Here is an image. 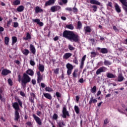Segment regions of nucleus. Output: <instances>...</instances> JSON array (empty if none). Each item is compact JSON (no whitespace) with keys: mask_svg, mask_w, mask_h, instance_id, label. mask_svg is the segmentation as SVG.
I'll list each match as a JSON object with an SVG mask.
<instances>
[{"mask_svg":"<svg viewBox=\"0 0 127 127\" xmlns=\"http://www.w3.org/2000/svg\"><path fill=\"white\" fill-rule=\"evenodd\" d=\"M63 37L66 39H68L71 42H79L80 41V37L79 35L75 34L73 31L69 30H64L63 33Z\"/></svg>","mask_w":127,"mask_h":127,"instance_id":"nucleus-1","label":"nucleus"},{"mask_svg":"<svg viewBox=\"0 0 127 127\" xmlns=\"http://www.w3.org/2000/svg\"><path fill=\"white\" fill-rule=\"evenodd\" d=\"M16 101L17 102H14L12 103V107L15 110L14 113V121L16 122H18L19 119H20V115H19V111H20V108H19V106L21 108H22V101L20 100L19 98H17Z\"/></svg>","mask_w":127,"mask_h":127,"instance_id":"nucleus-2","label":"nucleus"},{"mask_svg":"<svg viewBox=\"0 0 127 127\" xmlns=\"http://www.w3.org/2000/svg\"><path fill=\"white\" fill-rule=\"evenodd\" d=\"M18 80L19 82L21 81V85L22 87H26V85L27 83H29L30 81H31V78H30L28 75L25 73H23V77L21 79V76L20 74H18Z\"/></svg>","mask_w":127,"mask_h":127,"instance_id":"nucleus-3","label":"nucleus"},{"mask_svg":"<svg viewBox=\"0 0 127 127\" xmlns=\"http://www.w3.org/2000/svg\"><path fill=\"white\" fill-rule=\"evenodd\" d=\"M62 113L63 114L62 115V117L63 118V119H66L67 117H68V118H70L69 111H67V108L66 107H63Z\"/></svg>","mask_w":127,"mask_h":127,"instance_id":"nucleus-4","label":"nucleus"},{"mask_svg":"<svg viewBox=\"0 0 127 127\" xmlns=\"http://www.w3.org/2000/svg\"><path fill=\"white\" fill-rule=\"evenodd\" d=\"M66 67L67 68V74L68 75V77H70V75L72 74V70H73V65H72L70 63H67L66 64Z\"/></svg>","mask_w":127,"mask_h":127,"instance_id":"nucleus-5","label":"nucleus"},{"mask_svg":"<svg viewBox=\"0 0 127 127\" xmlns=\"http://www.w3.org/2000/svg\"><path fill=\"white\" fill-rule=\"evenodd\" d=\"M107 71H108V68L105 66H102L96 70V75H100L103 72H107Z\"/></svg>","mask_w":127,"mask_h":127,"instance_id":"nucleus-6","label":"nucleus"},{"mask_svg":"<svg viewBox=\"0 0 127 127\" xmlns=\"http://www.w3.org/2000/svg\"><path fill=\"white\" fill-rule=\"evenodd\" d=\"M32 117L33 119L35 120L36 123H37V124L39 125V126L42 125V122L41 121V119H40V118L38 117V116H36L34 114H32Z\"/></svg>","mask_w":127,"mask_h":127,"instance_id":"nucleus-7","label":"nucleus"},{"mask_svg":"<svg viewBox=\"0 0 127 127\" xmlns=\"http://www.w3.org/2000/svg\"><path fill=\"white\" fill-rule=\"evenodd\" d=\"M37 83L40 84L41 83V81L43 80V75H41V73H40V71L37 72Z\"/></svg>","mask_w":127,"mask_h":127,"instance_id":"nucleus-8","label":"nucleus"},{"mask_svg":"<svg viewBox=\"0 0 127 127\" xmlns=\"http://www.w3.org/2000/svg\"><path fill=\"white\" fill-rule=\"evenodd\" d=\"M11 71L6 68H4L1 71V74L2 76H7L8 74H11Z\"/></svg>","mask_w":127,"mask_h":127,"instance_id":"nucleus-9","label":"nucleus"},{"mask_svg":"<svg viewBox=\"0 0 127 127\" xmlns=\"http://www.w3.org/2000/svg\"><path fill=\"white\" fill-rule=\"evenodd\" d=\"M97 50H98V51H99L100 53H102V54H107L108 52V49L105 48H101L100 47H97Z\"/></svg>","mask_w":127,"mask_h":127,"instance_id":"nucleus-10","label":"nucleus"},{"mask_svg":"<svg viewBox=\"0 0 127 127\" xmlns=\"http://www.w3.org/2000/svg\"><path fill=\"white\" fill-rule=\"evenodd\" d=\"M34 99H36V95L34 93H30V97L29 98V101L32 103H34Z\"/></svg>","mask_w":127,"mask_h":127,"instance_id":"nucleus-11","label":"nucleus"},{"mask_svg":"<svg viewBox=\"0 0 127 127\" xmlns=\"http://www.w3.org/2000/svg\"><path fill=\"white\" fill-rule=\"evenodd\" d=\"M60 9H61V7L60 6H53L51 7V10L52 12H55V11H58Z\"/></svg>","mask_w":127,"mask_h":127,"instance_id":"nucleus-12","label":"nucleus"},{"mask_svg":"<svg viewBox=\"0 0 127 127\" xmlns=\"http://www.w3.org/2000/svg\"><path fill=\"white\" fill-rule=\"evenodd\" d=\"M87 56L85 55L81 59V62L80 65V68L83 69V67H84V64H85V60H86V58Z\"/></svg>","mask_w":127,"mask_h":127,"instance_id":"nucleus-13","label":"nucleus"},{"mask_svg":"<svg viewBox=\"0 0 127 127\" xmlns=\"http://www.w3.org/2000/svg\"><path fill=\"white\" fill-rule=\"evenodd\" d=\"M96 103H98V100L97 99L94 98V97L91 96L89 102V104L90 106H92V104H96Z\"/></svg>","mask_w":127,"mask_h":127,"instance_id":"nucleus-14","label":"nucleus"},{"mask_svg":"<svg viewBox=\"0 0 127 127\" xmlns=\"http://www.w3.org/2000/svg\"><path fill=\"white\" fill-rule=\"evenodd\" d=\"M55 3V0H49L46 1L45 3V6H48V5H52V4H54Z\"/></svg>","mask_w":127,"mask_h":127,"instance_id":"nucleus-15","label":"nucleus"},{"mask_svg":"<svg viewBox=\"0 0 127 127\" xmlns=\"http://www.w3.org/2000/svg\"><path fill=\"white\" fill-rule=\"evenodd\" d=\"M30 51L32 54H35V53H36V49H35V47H34V46H33L32 44L30 45Z\"/></svg>","mask_w":127,"mask_h":127,"instance_id":"nucleus-16","label":"nucleus"},{"mask_svg":"<svg viewBox=\"0 0 127 127\" xmlns=\"http://www.w3.org/2000/svg\"><path fill=\"white\" fill-rule=\"evenodd\" d=\"M106 76L107 78H109L110 79H114L117 77L116 75L111 73V72H108L106 73Z\"/></svg>","mask_w":127,"mask_h":127,"instance_id":"nucleus-17","label":"nucleus"},{"mask_svg":"<svg viewBox=\"0 0 127 127\" xmlns=\"http://www.w3.org/2000/svg\"><path fill=\"white\" fill-rule=\"evenodd\" d=\"M72 56V54L70 53H66L64 54L63 56V59H65V60H67V59H69L70 57Z\"/></svg>","mask_w":127,"mask_h":127,"instance_id":"nucleus-18","label":"nucleus"},{"mask_svg":"<svg viewBox=\"0 0 127 127\" xmlns=\"http://www.w3.org/2000/svg\"><path fill=\"white\" fill-rule=\"evenodd\" d=\"M90 3H91V4H96V5H101V2L97 0H90Z\"/></svg>","mask_w":127,"mask_h":127,"instance_id":"nucleus-19","label":"nucleus"},{"mask_svg":"<svg viewBox=\"0 0 127 127\" xmlns=\"http://www.w3.org/2000/svg\"><path fill=\"white\" fill-rule=\"evenodd\" d=\"M115 10H116L117 12L118 13H120V12H122V10L121 9V8L120 7V5L118 4V3H115Z\"/></svg>","mask_w":127,"mask_h":127,"instance_id":"nucleus-20","label":"nucleus"},{"mask_svg":"<svg viewBox=\"0 0 127 127\" xmlns=\"http://www.w3.org/2000/svg\"><path fill=\"white\" fill-rule=\"evenodd\" d=\"M123 80H125V77L123 76V74L120 73L118 76V81L123 82Z\"/></svg>","mask_w":127,"mask_h":127,"instance_id":"nucleus-21","label":"nucleus"},{"mask_svg":"<svg viewBox=\"0 0 127 127\" xmlns=\"http://www.w3.org/2000/svg\"><path fill=\"white\" fill-rule=\"evenodd\" d=\"M26 73L27 75H29L30 76H33V75H34V71H33V70L31 69H28L27 70Z\"/></svg>","mask_w":127,"mask_h":127,"instance_id":"nucleus-22","label":"nucleus"},{"mask_svg":"<svg viewBox=\"0 0 127 127\" xmlns=\"http://www.w3.org/2000/svg\"><path fill=\"white\" fill-rule=\"evenodd\" d=\"M33 21L39 24L40 26H43V22H40V19H33Z\"/></svg>","mask_w":127,"mask_h":127,"instance_id":"nucleus-23","label":"nucleus"},{"mask_svg":"<svg viewBox=\"0 0 127 127\" xmlns=\"http://www.w3.org/2000/svg\"><path fill=\"white\" fill-rule=\"evenodd\" d=\"M43 95L45 98H46V99H48V100H52V96H51V95L50 94L47 93H44Z\"/></svg>","mask_w":127,"mask_h":127,"instance_id":"nucleus-24","label":"nucleus"},{"mask_svg":"<svg viewBox=\"0 0 127 127\" xmlns=\"http://www.w3.org/2000/svg\"><path fill=\"white\" fill-rule=\"evenodd\" d=\"M17 11L18 12H22L23 10H24V6L20 5L16 8Z\"/></svg>","mask_w":127,"mask_h":127,"instance_id":"nucleus-25","label":"nucleus"},{"mask_svg":"<svg viewBox=\"0 0 127 127\" xmlns=\"http://www.w3.org/2000/svg\"><path fill=\"white\" fill-rule=\"evenodd\" d=\"M16 42H17V37H16L15 36H12V43H11L12 46H13V45H14V44H15V43H16Z\"/></svg>","mask_w":127,"mask_h":127,"instance_id":"nucleus-26","label":"nucleus"},{"mask_svg":"<svg viewBox=\"0 0 127 127\" xmlns=\"http://www.w3.org/2000/svg\"><path fill=\"white\" fill-rule=\"evenodd\" d=\"M84 29H85V33H90V32L92 31V29H91V27H90V26H89L85 27Z\"/></svg>","mask_w":127,"mask_h":127,"instance_id":"nucleus-27","label":"nucleus"},{"mask_svg":"<svg viewBox=\"0 0 127 127\" xmlns=\"http://www.w3.org/2000/svg\"><path fill=\"white\" fill-rule=\"evenodd\" d=\"M22 53L25 55V56H27V55H28V54H29V53H30V52L29 51V50L25 49H24L23 51H22Z\"/></svg>","mask_w":127,"mask_h":127,"instance_id":"nucleus-28","label":"nucleus"},{"mask_svg":"<svg viewBox=\"0 0 127 127\" xmlns=\"http://www.w3.org/2000/svg\"><path fill=\"white\" fill-rule=\"evenodd\" d=\"M65 28L67 29H70V30H73L74 29V25L72 24H69L66 25Z\"/></svg>","mask_w":127,"mask_h":127,"instance_id":"nucleus-29","label":"nucleus"},{"mask_svg":"<svg viewBox=\"0 0 127 127\" xmlns=\"http://www.w3.org/2000/svg\"><path fill=\"white\" fill-rule=\"evenodd\" d=\"M83 26V25L82 24V22H81V21H78L77 22V26L76 27V29H78L79 30H80V29H82V27Z\"/></svg>","mask_w":127,"mask_h":127,"instance_id":"nucleus-30","label":"nucleus"},{"mask_svg":"<svg viewBox=\"0 0 127 127\" xmlns=\"http://www.w3.org/2000/svg\"><path fill=\"white\" fill-rule=\"evenodd\" d=\"M44 65L39 64V72H44Z\"/></svg>","mask_w":127,"mask_h":127,"instance_id":"nucleus-31","label":"nucleus"},{"mask_svg":"<svg viewBox=\"0 0 127 127\" xmlns=\"http://www.w3.org/2000/svg\"><path fill=\"white\" fill-rule=\"evenodd\" d=\"M43 12V9L40 8L39 6H37L35 8V12L36 13H38L39 12Z\"/></svg>","mask_w":127,"mask_h":127,"instance_id":"nucleus-32","label":"nucleus"},{"mask_svg":"<svg viewBox=\"0 0 127 127\" xmlns=\"http://www.w3.org/2000/svg\"><path fill=\"white\" fill-rule=\"evenodd\" d=\"M59 127H65V124H64V121H61L57 123Z\"/></svg>","mask_w":127,"mask_h":127,"instance_id":"nucleus-33","label":"nucleus"},{"mask_svg":"<svg viewBox=\"0 0 127 127\" xmlns=\"http://www.w3.org/2000/svg\"><path fill=\"white\" fill-rule=\"evenodd\" d=\"M24 40H28L29 39H31V35L29 33H26V36L24 38Z\"/></svg>","mask_w":127,"mask_h":127,"instance_id":"nucleus-34","label":"nucleus"},{"mask_svg":"<svg viewBox=\"0 0 127 127\" xmlns=\"http://www.w3.org/2000/svg\"><path fill=\"white\" fill-rule=\"evenodd\" d=\"M20 4V0H15L13 2V5H19Z\"/></svg>","mask_w":127,"mask_h":127,"instance_id":"nucleus-35","label":"nucleus"},{"mask_svg":"<svg viewBox=\"0 0 127 127\" xmlns=\"http://www.w3.org/2000/svg\"><path fill=\"white\" fill-rule=\"evenodd\" d=\"M4 43L5 45H8V43H9V37H4Z\"/></svg>","mask_w":127,"mask_h":127,"instance_id":"nucleus-36","label":"nucleus"},{"mask_svg":"<svg viewBox=\"0 0 127 127\" xmlns=\"http://www.w3.org/2000/svg\"><path fill=\"white\" fill-rule=\"evenodd\" d=\"M90 54L91 55L92 57H96L97 55H99V53L98 52H92L90 53Z\"/></svg>","mask_w":127,"mask_h":127,"instance_id":"nucleus-37","label":"nucleus"},{"mask_svg":"<svg viewBox=\"0 0 127 127\" xmlns=\"http://www.w3.org/2000/svg\"><path fill=\"white\" fill-rule=\"evenodd\" d=\"M97 92V86H94L92 88H91V93L94 94Z\"/></svg>","mask_w":127,"mask_h":127,"instance_id":"nucleus-38","label":"nucleus"},{"mask_svg":"<svg viewBox=\"0 0 127 127\" xmlns=\"http://www.w3.org/2000/svg\"><path fill=\"white\" fill-rule=\"evenodd\" d=\"M91 7H92L94 12H96V11H97V10L98 9V6L97 5H93Z\"/></svg>","mask_w":127,"mask_h":127,"instance_id":"nucleus-39","label":"nucleus"},{"mask_svg":"<svg viewBox=\"0 0 127 127\" xmlns=\"http://www.w3.org/2000/svg\"><path fill=\"white\" fill-rule=\"evenodd\" d=\"M74 111L76 113V114H79V107L76 105L74 106Z\"/></svg>","mask_w":127,"mask_h":127,"instance_id":"nucleus-40","label":"nucleus"},{"mask_svg":"<svg viewBox=\"0 0 127 127\" xmlns=\"http://www.w3.org/2000/svg\"><path fill=\"white\" fill-rule=\"evenodd\" d=\"M77 70H74V71H73V73H72V77L73 79H75V78H77Z\"/></svg>","mask_w":127,"mask_h":127,"instance_id":"nucleus-41","label":"nucleus"},{"mask_svg":"<svg viewBox=\"0 0 127 127\" xmlns=\"http://www.w3.org/2000/svg\"><path fill=\"white\" fill-rule=\"evenodd\" d=\"M104 65H106V66L108 65H112V63H111L110 61L107 60H105L104 61Z\"/></svg>","mask_w":127,"mask_h":127,"instance_id":"nucleus-42","label":"nucleus"},{"mask_svg":"<svg viewBox=\"0 0 127 127\" xmlns=\"http://www.w3.org/2000/svg\"><path fill=\"white\" fill-rule=\"evenodd\" d=\"M53 119L56 121V120H58V115L57 114L55 113L53 115Z\"/></svg>","mask_w":127,"mask_h":127,"instance_id":"nucleus-43","label":"nucleus"},{"mask_svg":"<svg viewBox=\"0 0 127 127\" xmlns=\"http://www.w3.org/2000/svg\"><path fill=\"white\" fill-rule=\"evenodd\" d=\"M73 63H74V64H76V65H78V64H79V63L78 62V59H77V57H75L74 59L73 60Z\"/></svg>","mask_w":127,"mask_h":127,"instance_id":"nucleus-44","label":"nucleus"},{"mask_svg":"<svg viewBox=\"0 0 127 127\" xmlns=\"http://www.w3.org/2000/svg\"><path fill=\"white\" fill-rule=\"evenodd\" d=\"M119 1H120V2H121L123 5L127 4V0H119Z\"/></svg>","mask_w":127,"mask_h":127,"instance_id":"nucleus-45","label":"nucleus"},{"mask_svg":"<svg viewBox=\"0 0 127 127\" xmlns=\"http://www.w3.org/2000/svg\"><path fill=\"white\" fill-rule=\"evenodd\" d=\"M68 48L70 51H72L73 50H75V48L73 46H71V45H68Z\"/></svg>","mask_w":127,"mask_h":127,"instance_id":"nucleus-46","label":"nucleus"},{"mask_svg":"<svg viewBox=\"0 0 127 127\" xmlns=\"http://www.w3.org/2000/svg\"><path fill=\"white\" fill-rule=\"evenodd\" d=\"M45 90L46 92H52L53 91L52 88H50L49 87H46Z\"/></svg>","mask_w":127,"mask_h":127,"instance_id":"nucleus-47","label":"nucleus"},{"mask_svg":"<svg viewBox=\"0 0 127 127\" xmlns=\"http://www.w3.org/2000/svg\"><path fill=\"white\" fill-rule=\"evenodd\" d=\"M8 84L10 86H12L13 82H12V80H11V79L9 78V79H8Z\"/></svg>","mask_w":127,"mask_h":127,"instance_id":"nucleus-48","label":"nucleus"},{"mask_svg":"<svg viewBox=\"0 0 127 127\" xmlns=\"http://www.w3.org/2000/svg\"><path fill=\"white\" fill-rule=\"evenodd\" d=\"M56 96L57 97L58 99H58V98H61V94L60 93L58 92H57L56 93Z\"/></svg>","mask_w":127,"mask_h":127,"instance_id":"nucleus-49","label":"nucleus"},{"mask_svg":"<svg viewBox=\"0 0 127 127\" xmlns=\"http://www.w3.org/2000/svg\"><path fill=\"white\" fill-rule=\"evenodd\" d=\"M13 27H14L15 28H16V27H18V23L17 22H14L13 23Z\"/></svg>","mask_w":127,"mask_h":127,"instance_id":"nucleus-50","label":"nucleus"},{"mask_svg":"<svg viewBox=\"0 0 127 127\" xmlns=\"http://www.w3.org/2000/svg\"><path fill=\"white\" fill-rule=\"evenodd\" d=\"M55 74H59V68H57L54 70Z\"/></svg>","mask_w":127,"mask_h":127,"instance_id":"nucleus-51","label":"nucleus"},{"mask_svg":"<svg viewBox=\"0 0 127 127\" xmlns=\"http://www.w3.org/2000/svg\"><path fill=\"white\" fill-rule=\"evenodd\" d=\"M1 94H2V89L0 88V100H2V96L1 95Z\"/></svg>","mask_w":127,"mask_h":127,"instance_id":"nucleus-52","label":"nucleus"},{"mask_svg":"<svg viewBox=\"0 0 127 127\" xmlns=\"http://www.w3.org/2000/svg\"><path fill=\"white\" fill-rule=\"evenodd\" d=\"M30 64L31 66H34L35 65V62L34 61H30Z\"/></svg>","mask_w":127,"mask_h":127,"instance_id":"nucleus-53","label":"nucleus"},{"mask_svg":"<svg viewBox=\"0 0 127 127\" xmlns=\"http://www.w3.org/2000/svg\"><path fill=\"white\" fill-rule=\"evenodd\" d=\"M11 22H12V19H9V20H8V21H7V26L10 25V24H11L10 23H11Z\"/></svg>","mask_w":127,"mask_h":127,"instance_id":"nucleus-54","label":"nucleus"},{"mask_svg":"<svg viewBox=\"0 0 127 127\" xmlns=\"http://www.w3.org/2000/svg\"><path fill=\"white\" fill-rule=\"evenodd\" d=\"M107 6H110V7H113V3L112 2H108L107 5Z\"/></svg>","mask_w":127,"mask_h":127,"instance_id":"nucleus-55","label":"nucleus"},{"mask_svg":"<svg viewBox=\"0 0 127 127\" xmlns=\"http://www.w3.org/2000/svg\"><path fill=\"white\" fill-rule=\"evenodd\" d=\"M113 28L116 32H119V29L117 28V27L116 26H114Z\"/></svg>","mask_w":127,"mask_h":127,"instance_id":"nucleus-56","label":"nucleus"},{"mask_svg":"<svg viewBox=\"0 0 127 127\" xmlns=\"http://www.w3.org/2000/svg\"><path fill=\"white\" fill-rule=\"evenodd\" d=\"M36 114L39 117H40L42 115V112L37 111Z\"/></svg>","mask_w":127,"mask_h":127,"instance_id":"nucleus-57","label":"nucleus"},{"mask_svg":"<svg viewBox=\"0 0 127 127\" xmlns=\"http://www.w3.org/2000/svg\"><path fill=\"white\" fill-rule=\"evenodd\" d=\"M72 9L73 12H78V9L76 7H73Z\"/></svg>","mask_w":127,"mask_h":127,"instance_id":"nucleus-58","label":"nucleus"},{"mask_svg":"<svg viewBox=\"0 0 127 127\" xmlns=\"http://www.w3.org/2000/svg\"><path fill=\"white\" fill-rule=\"evenodd\" d=\"M65 10H67L68 11H72L73 9L71 7H66L65 8Z\"/></svg>","mask_w":127,"mask_h":127,"instance_id":"nucleus-59","label":"nucleus"},{"mask_svg":"<svg viewBox=\"0 0 127 127\" xmlns=\"http://www.w3.org/2000/svg\"><path fill=\"white\" fill-rule=\"evenodd\" d=\"M31 82H32V84H33V85H36V80L35 79H32Z\"/></svg>","mask_w":127,"mask_h":127,"instance_id":"nucleus-60","label":"nucleus"},{"mask_svg":"<svg viewBox=\"0 0 127 127\" xmlns=\"http://www.w3.org/2000/svg\"><path fill=\"white\" fill-rule=\"evenodd\" d=\"M60 108V104L56 103V109H59Z\"/></svg>","mask_w":127,"mask_h":127,"instance_id":"nucleus-61","label":"nucleus"},{"mask_svg":"<svg viewBox=\"0 0 127 127\" xmlns=\"http://www.w3.org/2000/svg\"><path fill=\"white\" fill-rule=\"evenodd\" d=\"M26 125H27L29 127H31V126H32V124L30 122H27Z\"/></svg>","mask_w":127,"mask_h":127,"instance_id":"nucleus-62","label":"nucleus"},{"mask_svg":"<svg viewBox=\"0 0 127 127\" xmlns=\"http://www.w3.org/2000/svg\"><path fill=\"white\" fill-rule=\"evenodd\" d=\"M41 86L42 88H45V87H46V85L44 83H41Z\"/></svg>","mask_w":127,"mask_h":127,"instance_id":"nucleus-63","label":"nucleus"},{"mask_svg":"<svg viewBox=\"0 0 127 127\" xmlns=\"http://www.w3.org/2000/svg\"><path fill=\"white\" fill-rule=\"evenodd\" d=\"M62 1L63 3H64V4L67 3V2H68V0H62Z\"/></svg>","mask_w":127,"mask_h":127,"instance_id":"nucleus-64","label":"nucleus"}]
</instances>
